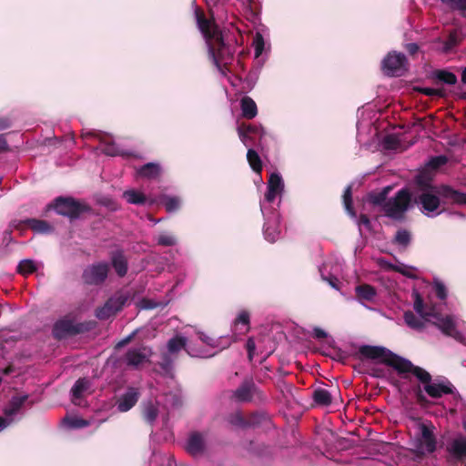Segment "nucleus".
<instances>
[{
	"instance_id": "obj_12",
	"label": "nucleus",
	"mask_w": 466,
	"mask_h": 466,
	"mask_svg": "<svg viewBox=\"0 0 466 466\" xmlns=\"http://www.w3.org/2000/svg\"><path fill=\"white\" fill-rule=\"evenodd\" d=\"M84 137H94L97 138L101 144L104 145L102 152L110 157L121 156V157H131L132 153L121 149L112 139L110 136L102 131H93L83 135Z\"/></svg>"
},
{
	"instance_id": "obj_62",
	"label": "nucleus",
	"mask_w": 466,
	"mask_h": 466,
	"mask_svg": "<svg viewBox=\"0 0 466 466\" xmlns=\"http://www.w3.org/2000/svg\"><path fill=\"white\" fill-rule=\"evenodd\" d=\"M370 375L375 378H383L385 376V370L381 368H372L370 370Z\"/></svg>"
},
{
	"instance_id": "obj_36",
	"label": "nucleus",
	"mask_w": 466,
	"mask_h": 466,
	"mask_svg": "<svg viewBox=\"0 0 466 466\" xmlns=\"http://www.w3.org/2000/svg\"><path fill=\"white\" fill-rule=\"evenodd\" d=\"M355 290L358 298L368 301L373 300L377 294L375 288L369 284L359 285Z\"/></svg>"
},
{
	"instance_id": "obj_21",
	"label": "nucleus",
	"mask_w": 466,
	"mask_h": 466,
	"mask_svg": "<svg viewBox=\"0 0 466 466\" xmlns=\"http://www.w3.org/2000/svg\"><path fill=\"white\" fill-rule=\"evenodd\" d=\"M447 451L456 460L466 458V440L463 437L454 439L447 447Z\"/></svg>"
},
{
	"instance_id": "obj_55",
	"label": "nucleus",
	"mask_w": 466,
	"mask_h": 466,
	"mask_svg": "<svg viewBox=\"0 0 466 466\" xmlns=\"http://www.w3.org/2000/svg\"><path fill=\"white\" fill-rule=\"evenodd\" d=\"M246 350L248 351V359L249 361L253 360L255 350H256V343L255 339L250 337L248 339L246 342Z\"/></svg>"
},
{
	"instance_id": "obj_49",
	"label": "nucleus",
	"mask_w": 466,
	"mask_h": 466,
	"mask_svg": "<svg viewBox=\"0 0 466 466\" xmlns=\"http://www.w3.org/2000/svg\"><path fill=\"white\" fill-rule=\"evenodd\" d=\"M343 203L346 210L352 216H355V212L352 207V187L348 186L343 193Z\"/></svg>"
},
{
	"instance_id": "obj_37",
	"label": "nucleus",
	"mask_w": 466,
	"mask_h": 466,
	"mask_svg": "<svg viewBox=\"0 0 466 466\" xmlns=\"http://www.w3.org/2000/svg\"><path fill=\"white\" fill-rule=\"evenodd\" d=\"M441 3L451 12H459L461 16L466 15V0H441Z\"/></svg>"
},
{
	"instance_id": "obj_1",
	"label": "nucleus",
	"mask_w": 466,
	"mask_h": 466,
	"mask_svg": "<svg viewBox=\"0 0 466 466\" xmlns=\"http://www.w3.org/2000/svg\"><path fill=\"white\" fill-rule=\"evenodd\" d=\"M360 360L367 359L378 360L395 369L399 373H412L419 380H427L428 371L421 367L415 366L410 360L393 353L380 346L362 345L356 354Z\"/></svg>"
},
{
	"instance_id": "obj_61",
	"label": "nucleus",
	"mask_w": 466,
	"mask_h": 466,
	"mask_svg": "<svg viewBox=\"0 0 466 466\" xmlns=\"http://www.w3.org/2000/svg\"><path fill=\"white\" fill-rule=\"evenodd\" d=\"M419 46L416 43H410L405 46L406 51L410 55L414 56L419 51Z\"/></svg>"
},
{
	"instance_id": "obj_16",
	"label": "nucleus",
	"mask_w": 466,
	"mask_h": 466,
	"mask_svg": "<svg viewBox=\"0 0 466 466\" xmlns=\"http://www.w3.org/2000/svg\"><path fill=\"white\" fill-rule=\"evenodd\" d=\"M140 392L138 389L130 387L122 394L116 401L117 410L120 412H127L131 410L138 401Z\"/></svg>"
},
{
	"instance_id": "obj_18",
	"label": "nucleus",
	"mask_w": 466,
	"mask_h": 466,
	"mask_svg": "<svg viewBox=\"0 0 466 466\" xmlns=\"http://www.w3.org/2000/svg\"><path fill=\"white\" fill-rule=\"evenodd\" d=\"M284 184L281 176L278 173H271L268 180V187L265 194V199L269 203L273 202L277 195L281 193Z\"/></svg>"
},
{
	"instance_id": "obj_56",
	"label": "nucleus",
	"mask_w": 466,
	"mask_h": 466,
	"mask_svg": "<svg viewBox=\"0 0 466 466\" xmlns=\"http://www.w3.org/2000/svg\"><path fill=\"white\" fill-rule=\"evenodd\" d=\"M237 131L239 139L246 147H250L253 144L254 138L251 135H248L247 132L241 131L239 129H237Z\"/></svg>"
},
{
	"instance_id": "obj_7",
	"label": "nucleus",
	"mask_w": 466,
	"mask_h": 466,
	"mask_svg": "<svg viewBox=\"0 0 466 466\" xmlns=\"http://www.w3.org/2000/svg\"><path fill=\"white\" fill-rule=\"evenodd\" d=\"M427 380H420L423 384V390L432 399H440L443 395H452L454 399L461 398L454 385L447 379H436L432 380L431 375L428 372Z\"/></svg>"
},
{
	"instance_id": "obj_43",
	"label": "nucleus",
	"mask_w": 466,
	"mask_h": 466,
	"mask_svg": "<svg viewBox=\"0 0 466 466\" xmlns=\"http://www.w3.org/2000/svg\"><path fill=\"white\" fill-rule=\"evenodd\" d=\"M36 270L35 262L31 259L21 260L17 266V273L26 276L34 273Z\"/></svg>"
},
{
	"instance_id": "obj_33",
	"label": "nucleus",
	"mask_w": 466,
	"mask_h": 466,
	"mask_svg": "<svg viewBox=\"0 0 466 466\" xmlns=\"http://www.w3.org/2000/svg\"><path fill=\"white\" fill-rule=\"evenodd\" d=\"M160 202L169 213L177 211L181 207V199L177 196L163 195L160 197Z\"/></svg>"
},
{
	"instance_id": "obj_31",
	"label": "nucleus",
	"mask_w": 466,
	"mask_h": 466,
	"mask_svg": "<svg viewBox=\"0 0 466 466\" xmlns=\"http://www.w3.org/2000/svg\"><path fill=\"white\" fill-rule=\"evenodd\" d=\"M142 416L147 423L153 424L158 416L157 406L151 400L144 403L142 407Z\"/></svg>"
},
{
	"instance_id": "obj_35",
	"label": "nucleus",
	"mask_w": 466,
	"mask_h": 466,
	"mask_svg": "<svg viewBox=\"0 0 466 466\" xmlns=\"http://www.w3.org/2000/svg\"><path fill=\"white\" fill-rule=\"evenodd\" d=\"M123 198L129 203L134 205H145L147 202V197L135 189L127 190L123 193Z\"/></svg>"
},
{
	"instance_id": "obj_13",
	"label": "nucleus",
	"mask_w": 466,
	"mask_h": 466,
	"mask_svg": "<svg viewBox=\"0 0 466 466\" xmlns=\"http://www.w3.org/2000/svg\"><path fill=\"white\" fill-rule=\"evenodd\" d=\"M151 355L152 350L148 347L130 348L124 355V362L129 368L138 369L140 365L149 361Z\"/></svg>"
},
{
	"instance_id": "obj_51",
	"label": "nucleus",
	"mask_w": 466,
	"mask_h": 466,
	"mask_svg": "<svg viewBox=\"0 0 466 466\" xmlns=\"http://www.w3.org/2000/svg\"><path fill=\"white\" fill-rule=\"evenodd\" d=\"M433 289L438 299L443 300L447 298V289L441 281L435 280L433 283Z\"/></svg>"
},
{
	"instance_id": "obj_11",
	"label": "nucleus",
	"mask_w": 466,
	"mask_h": 466,
	"mask_svg": "<svg viewBox=\"0 0 466 466\" xmlns=\"http://www.w3.org/2000/svg\"><path fill=\"white\" fill-rule=\"evenodd\" d=\"M109 272V266L106 262L93 264L84 269L82 279L86 285L98 286L105 282Z\"/></svg>"
},
{
	"instance_id": "obj_9",
	"label": "nucleus",
	"mask_w": 466,
	"mask_h": 466,
	"mask_svg": "<svg viewBox=\"0 0 466 466\" xmlns=\"http://www.w3.org/2000/svg\"><path fill=\"white\" fill-rule=\"evenodd\" d=\"M406 56L400 52H389L381 62V70L387 76H401L408 70Z\"/></svg>"
},
{
	"instance_id": "obj_38",
	"label": "nucleus",
	"mask_w": 466,
	"mask_h": 466,
	"mask_svg": "<svg viewBox=\"0 0 466 466\" xmlns=\"http://www.w3.org/2000/svg\"><path fill=\"white\" fill-rule=\"evenodd\" d=\"M28 395L15 396L11 399L8 408L5 410L6 414L14 415L16 414L25 402L27 400Z\"/></svg>"
},
{
	"instance_id": "obj_25",
	"label": "nucleus",
	"mask_w": 466,
	"mask_h": 466,
	"mask_svg": "<svg viewBox=\"0 0 466 466\" xmlns=\"http://www.w3.org/2000/svg\"><path fill=\"white\" fill-rule=\"evenodd\" d=\"M91 382L86 378L78 379L71 388L72 401L76 403V400L81 399L86 392L90 389Z\"/></svg>"
},
{
	"instance_id": "obj_20",
	"label": "nucleus",
	"mask_w": 466,
	"mask_h": 466,
	"mask_svg": "<svg viewBox=\"0 0 466 466\" xmlns=\"http://www.w3.org/2000/svg\"><path fill=\"white\" fill-rule=\"evenodd\" d=\"M111 263L115 271L120 278L126 276L128 269V264L122 250L112 252Z\"/></svg>"
},
{
	"instance_id": "obj_14",
	"label": "nucleus",
	"mask_w": 466,
	"mask_h": 466,
	"mask_svg": "<svg viewBox=\"0 0 466 466\" xmlns=\"http://www.w3.org/2000/svg\"><path fill=\"white\" fill-rule=\"evenodd\" d=\"M197 23L198 26L204 35L206 43L216 36V35H219L222 31L219 27L210 20H208L203 11L197 10L196 11Z\"/></svg>"
},
{
	"instance_id": "obj_23",
	"label": "nucleus",
	"mask_w": 466,
	"mask_h": 466,
	"mask_svg": "<svg viewBox=\"0 0 466 466\" xmlns=\"http://www.w3.org/2000/svg\"><path fill=\"white\" fill-rule=\"evenodd\" d=\"M271 423L269 416L263 411H255L248 416V428H260Z\"/></svg>"
},
{
	"instance_id": "obj_30",
	"label": "nucleus",
	"mask_w": 466,
	"mask_h": 466,
	"mask_svg": "<svg viewBox=\"0 0 466 466\" xmlns=\"http://www.w3.org/2000/svg\"><path fill=\"white\" fill-rule=\"evenodd\" d=\"M411 242V234L409 230L401 228L399 229L394 238L392 239V244L400 247L402 250H405Z\"/></svg>"
},
{
	"instance_id": "obj_63",
	"label": "nucleus",
	"mask_w": 466,
	"mask_h": 466,
	"mask_svg": "<svg viewBox=\"0 0 466 466\" xmlns=\"http://www.w3.org/2000/svg\"><path fill=\"white\" fill-rule=\"evenodd\" d=\"M359 223L365 226L368 229L370 228L371 223L369 217L366 214H361L359 218Z\"/></svg>"
},
{
	"instance_id": "obj_59",
	"label": "nucleus",
	"mask_w": 466,
	"mask_h": 466,
	"mask_svg": "<svg viewBox=\"0 0 466 466\" xmlns=\"http://www.w3.org/2000/svg\"><path fill=\"white\" fill-rule=\"evenodd\" d=\"M313 337L319 339H323L328 337V334L322 329L316 327L313 329Z\"/></svg>"
},
{
	"instance_id": "obj_64",
	"label": "nucleus",
	"mask_w": 466,
	"mask_h": 466,
	"mask_svg": "<svg viewBox=\"0 0 466 466\" xmlns=\"http://www.w3.org/2000/svg\"><path fill=\"white\" fill-rule=\"evenodd\" d=\"M11 124V120L8 117H0V130L10 127Z\"/></svg>"
},
{
	"instance_id": "obj_8",
	"label": "nucleus",
	"mask_w": 466,
	"mask_h": 466,
	"mask_svg": "<svg viewBox=\"0 0 466 466\" xmlns=\"http://www.w3.org/2000/svg\"><path fill=\"white\" fill-rule=\"evenodd\" d=\"M232 398L238 402H263L266 400L265 394L259 390L252 378L244 379L233 391Z\"/></svg>"
},
{
	"instance_id": "obj_39",
	"label": "nucleus",
	"mask_w": 466,
	"mask_h": 466,
	"mask_svg": "<svg viewBox=\"0 0 466 466\" xmlns=\"http://www.w3.org/2000/svg\"><path fill=\"white\" fill-rule=\"evenodd\" d=\"M187 339L182 336H175L167 341L168 353L174 354L186 348Z\"/></svg>"
},
{
	"instance_id": "obj_3",
	"label": "nucleus",
	"mask_w": 466,
	"mask_h": 466,
	"mask_svg": "<svg viewBox=\"0 0 466 466\" xmlns=\"http://www.w3.org/2000/svg\"><path fill=\"white\" fill-rule=\"evenodd\" d=\"M208 53L219 71L228 69L234 58L235 46L226 42L223 33L207 42Z\"/></svg>"
},
{
	"instance_id": "obj_53",
	"label": "nucleus",
	"mask_w": 466,
	"mask_h": 466,
	"mask_svg": "<svg viewBox=\"0 0 466 466\" xmlns=\"http://www.w3.org/2000/svg\"><path fill=\"white\" fill-rule=\"evenodd\" d=\"M413 392L415 395L416 401L420 406H426L430 403L426 396L423 394L422 390L420 385H417L413 388Z\"/></svg>"
},
{
	"instance_id": "obj_48",
	"label": "nucleus",
	"mask_w": 466,
	"mask_h": 466,
	"mask_svg": "<svg viewBox=\"0 0 466 466\" xmlns=\"http://www.w3.org/2000/svg\"><path fill=\"white\" fill-rule=\"evenodd\" d=\"M279 235V231L275 225H270L269 223H266L264 226V236L265 238L270 242L274 243Z\"/></svg>"
},
{
	"instance_id": "obj_50",
	"label": "nucleus",
	"mask_w": 466,
	"mask_h": 466,
	"mask_svg": "<svg viewBox=\"0 0 466 466\" xmlns=\"http://www.w3.org/2000/svg\"><path fill=\"white\" fill-rule=\"evenodd\" d=\"M238 129L247 132L248 135H251V136L260 135V133L262 132L261 127H258V126L252 125V124H245V123H241L240 125H238Z\"/></svg>"
},
{
	"instance_id": "obj_57",
	"label": "nucleus",
	"mask_w": 466,
	"mask_h": 466,
	"mask_svg": "<svg viewBox=\"0 0 466 466\" xmlns=\"http://www.w3.org/2000/svg\"><path fill=\"white\" fill-rule=\"evenodd\" d=\"M198 338L204 343H206L209 346H215V339L213 338L209 337L208 335H207L203 332H200V333H198Z\"/></svg>"
},
{
	"instance_id": "obj_29",
	"label": "nucleus",
	"mask_w": 466,
	"mask_h": 466,
	"mask_svg": "<svg viewBox=\"0 0 466 466\" xmlns=\"http://www.w3.org/2000/svg\"><path fill=\"white\" fill-rule=\"evenodd\" d=\"M421 437L423 441V445L425 446V450L429 453H432L436 450V438L431 430H430L426 425H421Z\"/></svg>"
},
{
	"instance_id": "obj_10",
	"label": "nucleus",
	"mask_w": 466,
	"mask_h": 466,
	"mask_svg": "<svg viewBox=\"0 0 466 466\" xmlns=\"http://www.w3.org/2000/svg\"><path fill=\"white\" fill-rule=\"evenodd\" d=\"M429 323H431L437 327L445 336L451 337L456 341L466 345V338L461 331L458 330L452 316H444L440 313H435Z\"/></svg>"
},
{
	"instance_id": "obj_34",
	"label": "nucleus",
	"mask_w": 466,
	"mask_h": 466,
	"mask_svg": "<svg viewBox=\"0 0 466 466\" xmlns=\"http://www.w3.org/2000/svg\"><path fill=\"white\" fill-rule=\"evenodd\" d=\"M247 160H248V165L250 166L251 169L255 173L261 174L262 169H263V165H262L261 158L256 150H254L253 148L248 149Z\"/></svg>"
},
{
	"instance_id": "obj_45",
	"label": "nucleus",
	"mask_w": 466,
	"mask_h": 466,
	"mask_svg": "<svg viewBox=\"0 0 466 466\" xmlns=\"http://www.w3.org/2000/svg\"><path fill=\"white\" fill-rule=\"evenodd\" d=\"M368 199L370 203H371L373 206H378L380 208V210L383 211L384 205L387 204L388 199L385 196L381 194L380 191L379 192H371L368 196Z\"/></svg>"
},
{
	"instance_id": "obj_52",
	"label": "nucleus",
	"mask_w": 466,
	"mask_h": 466,
	"mask_svg": "<svg viewBox=\"0 0 466 466\" xmlns=\"http://www.w3.org/2000/svg\"><path fill=\"white\" fill-rule=\"evenodd\" d=\"M176 238L171 235L161 234L157 238V244L163 247H172L176 245Z\"/></svg>"
},
{
	"instance_id": "obj_46",
	"label": "nucleus",
	"mask_w": 466,
	"mask_h": 466,
	"mask_svg": "<svg viewBox=\"0 0 466 466\" xmlns=\"http://www.w3.org/2000/svg\"><path fill=\"white\" fill-rule=\"evenodd\" d=\"M459 44V38L456 32H451L448 38L443 42L442 52L448 54L453 50Z\"/></svg>"
},
{
	"instance_id": "obj_19",
	"label": "nucleus",
	"mask_w": 466,
	"mask_h": 466,
	"mask_svg": "<svg viewBox=\"0 0 466 466\" xmlns=\"http://www.w3.org/2000/svg\"><path fill=\"white\" fill-rule=\"evenodd\" d=\"M15 227L19 230L29 228L36 233H48L52 230V227L47 221L36 218L19 220Z\"/></svg>"
},
{
	"instance_id": "obj_5",
	"label": "nucleus",
	"mask_w": 466,
	"mask_h": 466,
	"mask_svg": "<svg viewBox=\"0 0 466 466\" xmlns=\"http://www.w3.org/2000/svg\"><path fill=\"white\" fill-rule=\"evenodd\" d=\"M52 207L58 215L66 217L71 221L80 218L83 214L92 210L87 203L73 197H57Z\"/></svg>"
},
{
	"instance_id": "obj_26",
	"label": "nucleus",
	"mask_w": 466,
	"mask_h": 466,
	"mask_svg": "<svg viewBox=\"0 0 466 466\" xmlns=\"http://www.w3.org/2000/svg\"><path fill=\"white\" fill-rule=\"evenodd\" d=\"M161 167L157 163H147L137 170V175L147 179H156L160 177Z\"/></svg>"
},
{
	"instance_id": "obj_32",
	"label": "nucleus",
	"mask_w": 466,
	"mask_h": 466,
	"mask_svg": "<svg viewBox=\"0 0 466 466\" xmlns=\"http://www.w3.org/2000/svg\"><path fill=\"white\" fill-rule=\"evenodd\" d=\"M433 77L440 83L453 86L457 83V76L454 73L445 69H437L433 72Z\"/></svg>"
},
{
	"instance_id": "obj_42",
	"label": "nucleus",
	"mask_w": 466,
	"mask_h": 466,
	"mask_svg": "<svg viewBox=\"0 0 466 466\" xmlns=\"http://www.w3.org/2000/svg\"><path fill=\"white\" fill-rule=\"evenodd\" d=\"M238 325H243L245 329L242 333L248 332L250 329V315L247 310H241L234 320V326L238 329Z\"/></svg>"
},
{
	"instance_id": "obj_4",
	"label": "nucleus",
	"mask_w": 466,
	"mask_h": 466,
	"mask_svg": "<svg viewBox=\"0 0 466 466\" xmlns=\"http://www.w3.org/2000/svg\"><path fill=\"white\" fill-rule=\"evenodd\" d=\"M412 194L408 187H402L388 199L384 205L383 215L392 220L401 221L410 207Z\"/></svg>"
},
{
	"instance_id": "obj_24",
	"label": "nucleus",
	"mask_w": 466,
	"mask_h": 466,
	"mask_svg": "<svg viewBox=\"0 0 466 466\" xmlns=\"http://www.w3.org/2000/svg\"><path fill=\"white\" fill-rule=\"evenodd\" d=\"M242 116L246 119H253L258 115V107L255 101L248 96L240 100Z\"/></svg>"
},
{
	"instance_id": "obj_6",
	"label": "nucleus",
	"mask_w": 466,
	"mask_h": 466,
	"mask_svg": "<svg viewBox=\"0 0 466 466\" xmlns=\"http://www.w3.org/2000/svg\"><path fill=\"white\" fill-rule=\"evenodd\" d=\"M95 327L96 322L93 320L76 323L71 319L64 318L55 323L53 336L57 339H63L70 336L88 332Z\"/></svg>"
},
{
	"instance_id": "obj_27",
	"label": "nucleus",
	"mask_w": 466,
	"mask_h": 466,
	"mask_svg": "<svg viewBox=\"0 0 466 466\" xmlns=\"http://www.w3.org/2000/svg\"><path fill=\"white\" fill-rule=\"evenodd\" d=\"M403 319L408 327L418 331H421L425 328V324L429 322L420 316L417 317L410 310L404 312Z\"/></svg>"
},
{
	"instance_id": "obj_2",
	"label": "nucleus",
	"mask_w": 466,
	"mask_h": 466,
	"mask_svg": "<svg viewBox=\"0 0 466 466\" xmlns=\"http://www.w3.org/2000/svg\"><path fill=\"white\" fill-rule=\"evenodd\" d=\"M413 201L420 205L422 212L430 215L438 210L441 206L440 197L447 199L451 204L465 205L466 194L454 189L449 185H441L438 188L413 192Z\"/></svg>"
},
{
	"instance_id": "obj_54",
	"label": "nucleus",
	"mask_w": 466,
	"mask_h": 466,
	"mask_svg": "<svg viewBox=\"0 0 466 466\" xmlns=\"http://www.w3.org/2000/svg\"><path fill=\"white\" fill-rule=\"evenodd\" d=\"M159 366L167 373H169L172 370L173 361L168 354H163Z\"/></svg>"
},
{
	"instance_id": "obj_58",
	"label": "nucleus",
	"mask_w": 466,
	"mask_h": 466,
	"mask_svg": "<svg viewBox=\"0 0 466 466\" xmlns=\"http://www.w3.org/2000/svg\"><path fill=\"white\" fill-rule=\"evenodd\" d=\"M135 335H136V332L131 333L130 335H128L127 337H126L125 339H123L122 340H120V341L116 344V349H120V348H122V347H124V346L127 345L128 343H130V342L133 340V339L135 338Z\"/></svg>"
},
{
	"instance_id": "obj_40",
	"label": "nucleus",
	"mask_w": 466,
	"mask_h": 466,
	"mask_svg": "<svg viewBox=\"0 0 466 466\" xmlns=\"http://www.w3.org/2000/svg\"><path fill=\"white\" fill-rule=\"evenodd\" d=\"M127 300H128V296L121 294V295L110 298L106 301L108 303H110V308L112 309L114 313L116 314L117 312L122 310V309L124 308V306L126 305Z\"/></svg>"
},
{
	"instance_id": "obj_41",
	"label": "nucleus",
	"mask_w": 466,
	"mask_h": 466,
	"mask_svg": "<svg viewBox=\"0 0 466 466\" xmlns=\"http://www.w3.org/2000/svg\"><path fill=\"white\" fill-rule=\"evenodd\" d=\"M228 421L236 427L247 429L248 416L245 417L240 411L233 412L228 416Z\"/></svg>"
},
{
	"instance_id": "obj_44",
	"label": "nucleus",
	"mask_w": 466,
	"mask_h": 466,
	"mask_svg": "<svg viewBox=\"0 0 466 466\" xmlns=\"http://www.w3.org/2000/svg\"><path fill=\"white\" fill-rule=\"evenodd\" d=\"M448 161L447 157L441 155L431 157V159L428 161L425 168H429V170H431L433 173L438 170L441 167L444 166Z\"/></svg>"
},
{
	"instance_id": "obj_15",
	"label": "nucleus",
	"mask_w": 466,
	"mask_h": 466,
	"mask_svg": "<svg viewBox=\"0 0 466 466\" xmlns=\"http://www.w3.org/2000/svg\"><path fill=\"white\" fill-rule=\"evenodd\" d=\"M433 177L434 173L431 170H429V168L423 167L419 170L413 178V182L416 187L414 192L438 188L439 187L434 186L432 183Z\"/></svg>"
},
{
	"instance_id": "obj_60",
	"label": "nucleus",
	"mask_w": 466,
	"mask_h": 466,
	"mask_svg": "<svg viewBox=\"0 0 466 466\" xmlns=\"http://www.w3.org/2000/svg\"><path fill=\"white\" fill-rule=\"evenodd\" d=\"M9 151V146L5 138V135H0V153Z\"/></svg>"
},
{
	"instance_id": "obj_22",
	"label": "nucleus",
	"mask_w": 466,
	"mask_h": 466,
	"mask_svg": "<svg viewBox=\"0 0 466 466\" xmlns=\"http://www.w3.org/2000/svg\"><path fill=\"white\" fill-rule=\"evenodd\" d=\"M414 303L413 308L414 310L425 320L431 321V319L436 313L433 308H430L429 309H425L423 299L420 294L417 291L413 292Z\"/></svg>"
},
{
	"instance_id": "obj_17",
	"label": "nucleus",
	"mask_w": 466,
	"mask_h": 466,
	"mask_svg": "<svg viewBox=\"0 0 466 466\" xmlns=\"http://www.w3.org/2000/svg\"><path fill=\"white\" fill-rule=\"evenodd\" d=\"M206 449L205 437L198 431L192 432L187 439L186 451L192 456L197 457L204 453Z\"/></svg>"
},
{
	"instance_id": "obj_47",
	"label": "nucleus",
	"mask_w": 466,
	"mask_h": 466,
	"mask_svg": "<svg viewBox=\"0 0 466 466\" xmlns=\"http://www.w3.org/2000/svg\"><path fill=\"white\" fill-rule=\"evenodd\" d=\"M96 317L100 320H106L116 314L110 308V303L107 301L100 308H97L95 312Z\"/></svg>"
},
{
	"instance_id": "obj_28",
	"label": "nucleus",
	"mask_w": 466,
	"mask_h": 466,
	"mask_svg": "<svg viewBox=\"0 0 466 466\" xmlns=\"http://www.w3.org/2000/svg\"><path fill=\"white\" fill-rule=\"evenodd\" d=\"M312 399L317 406L329 407L332 403L330 392L323 388H317L312 393Z\"/></svg>"
}]
</instances>
